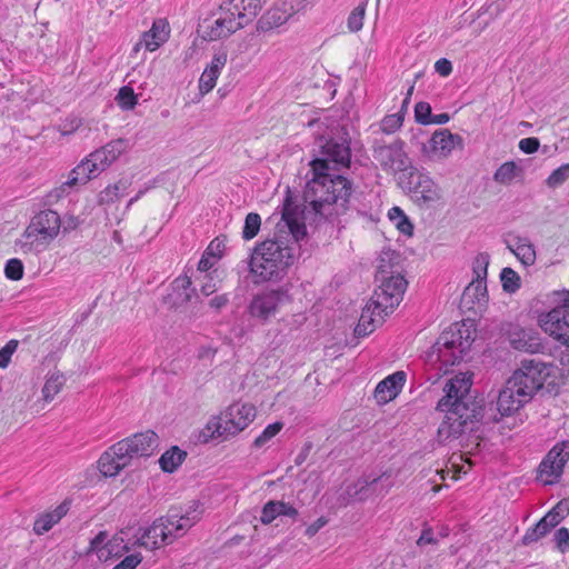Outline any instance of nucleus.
I'll return each mask as SVG.
<instances>
[{"instance_id": "30", "label": "nucleus", "mask_w": 569, "mask_h": 569, "mask_svg": "<svg viewBox=\"0 0 569 569\" xmlns=\"http://www.w3.org/2000/svg\"><path fill=\"white\" fill-rule=\"evenodd\" d=\"M129 182L127 180H119L114 184H109L98 194L99 204H110L118 201L128 190Z\"/></svg>"}, {"instance_id": "16", "label": "nucleus", "mask_w": 569, "mask_h": 569, "mask_svg": "<svg viewBox=\"0 0 569 569\" xmlns=\"http://www.w3.org/2000/svg\"><path fill=\"white\" fill-rule=\"evenodd\" d=\"M120 441L103 452L98 461L100 472L106 477L117 476L123 468L130 465L127 448Z\"/></svg>"}, {"instance_id": "3", "label": "nucleus", "mask_w": 569, "mask_h": 569, "mask_svg": "<svg viewBox=\"0 0 569 569\" xmlns=\"http://www.w3.org/2000/svg\"><path fill=\"white\" fill-rule=\"evenodd\" d=\"M471 386L467 373L457 375L446 383L445 396L437 405L438 410L446 412L437 432L439 442L458 439L482 418V407L469 395Z\"/></svg>"}, {"instance_id": "45", "label": "nucleus", "mask_w": 569, "mask_h": 569, "mask_svg": "<svg viewBox=\"0 0 569 569\" xmlns=\"http://www.w3.org/2000/svg\"><path fill=\"white\" fill-rule=\"evenodd\" d=\"M489 264V256L486 253H480L476 257L473 261V273L475 279H481L486 281L487 278V268Z\"/></svg>"}, {"instance_id": "4", "label": "nucleus", "mask_w": 569, "mask_h": 569, "mask_svg": "<svg viewBox=\"0 0 569 569\" xmlns=\"http://www.w3.org/2000/svg\"><path fill=\"white\" fill-rule=\"evenodd\" d=\"M392 259V253L386 252L380 257L377 278L381 281L369 302L362 309L358 325L355 328L357 337H367L381 326L385 318L401 302L407 289V280L398 271H392L386 264Z\"/></svg>"}, {"instance_id": "12", "label": "nucleus", "mask_w": 569, "mask_h": 569, "mask_svg": "<svg viewBox=\"0 0 569 569\" xmlns=\"http://www.w3.org/2000/svg\"><path fill=\"white\" fill-rule=\"evenodd\" d=\"M287 300L288 295L283 290H264L253 296L248 306V312L252 318L267 322L276 316L280 306Z\"/></svg>"}, {"instance_id": "60", "label": "nucleus", "mask_w": 569, "mask_h": 569, "mask_svg": "<svg viewBox=\"0 0 569 569\" xmlns=\"http://www.w3.org/2000/svg\"><path fill=\"white\" fill-rule=\"evenodd\" d=\"M328 520L325 517L318 518L315 522L306 529V535L311 538L313 537L322 527L327 525Z\"/></svg>"}, {"instance_id": "37", "label": "nucleus", "mask_w": 569, "mask_h": 569, "mask_svg": "<svg viewBox=\"0 0 569 569\" xmlns=\"http://www.w3.org/2000/svg\"><path fill=\"white\" fill-rule=\"evenodd\" d=\"M260 226H261L260 216L256 212L248 213L244 219V226H243V230H242L243 239L250 240V239L254 238L260 230Z\"/></svg>"}, {"instance_id": "18", "label": "nucleus", "mask_w": 569, "mask_h": 569, "mask_svg": "<svg viewBox=\"0 0 569 569\" xmlns=\"http://www.w3.org/2000/svg\"><path fill=\"white\" fill-rule=\"evenodd\" d=\"M228 14L236 18L237 22H241L242 27L249 24L259 13L261 9L260 0H228L221 6Z\"/></svg>"}, {"instance_id": "55", "label": "nucleus", "mask_w": 569, "mask_h": 569, "mask_svg": "<svg viewBox=\"0 0 569 569\" xmlns=\"http://www.w3.org/2000/svg\"><path fill=\"white\" fill-rule=\"evenodd\" d=\"M540 142L537 138H523L519 141V149L525 153H533L539 149Z\"/></svg>"}, {"instance_id": "51", "label": "nucleus", "mask_w": 569, "mask_h": 569, "mask_svg": "<svg viewBox=\"0 0 569 569\" xmlns=\"http://www.w3.org/2000/svg\"><path fill=\"white\" fill-rule=\"evenodd\" d=\"M142 559L143 557L140 552L131 553L126 556L112 569H136L141 563Z\"/></svg>"}, {"instance_id": "13", "label": "nucleus", "mask_w": 569, "mask_h": 569, "mask_svg": "<svg viewBox=\"0 0 569 569\" xmlns=\"http://www.w3.org/2000/svg\"><path fill=\"white\" fill-rule=\"evenodd\" d=\"M569 460V440L557 442L539 466L540 478L546 485L555 483L563 472Z\"/></svg>"}, {"instance_id": "2", "label": "nucleus", "mask_w": 569, "mask_h": 569, "mask_svg": "<svg viewBox=\"0 0 569 569\" xmlns=\"http://www.w3.org/2000/svg\"><path fill=\"white\" fill-rule=\"evenodd\" d=\"M278 223V233L257 244L250 257V271L261 281H270L282 276L293 262V243L307 234L306 226L300 221V212L290 197H287Z\"/></svg>"}, {"instance_id": "56", "label": "nucleus", "mask_w": 569, "mask_h": 569, "mask_svg": "<svg viewBox=\"0 0 569 569\" xmlns=\"http://www.w3.org/2000/svg\"><path fill=\"white\" fill-rule=\"evenodd\" d=\"M555 541L558 548L565 552L569 548V530L567 528H560L555 533Z\"/></svg>"}, {"instance_id": "6", "label": "nucleus", "mask_w": 569, "mask_h": 569, "mask_svg": "<svg viewBox=\"0 0 569 569\" xmlns=\"http://www.w3.org/2000/svg\"><path fill=\"white\" fill-rule=\"evenodd\" d=\"M546 367L536 360L522 361L521 367L507 380L516 393L529 401L541 389L547 378Z\"/></svg>"}, {"instance_id": "39", "label": "nucleus", "mask_w": 569, "mask_h": 569, "mask_svg": "<svg viewBox=\"0 0 569 569\" xmlns=\"http://www.w3.org/2000/svg\"><path fill=\"white\" fill-rule=\"evenodd\" d=\"M116 100L119 107L123 110H131L137 104V96L131 87L124 86L120 88Z\"/></svg>"}, {"instance_id": "33", "label": "nucleus", "mask_w": 569, "mask_h": 569, "mask_svg": "<svg viewBox=\"0 0 569 569\" xmlns=\"http://www.w3.org/2000/svg\"><path fill=\"white\" fill-rule=\"evenodd\" d=\"M388 217L401 233L407 236L412 234L413 226L399 207H392L388 212Z\"/></svg>"}, {"instance_id": "9", "label": "nucleus", "mask_w": 569, "mask_h": 569, "mask_svg": "<svg viewBox=\"0 0 569 569\" xmlns=\"http://www.w3.org/2000/svg\"><path fill=\"white\" fill-rule=\"evenodd\" d=\"M469 347V341L462 339L460 331L442 332L432 346L430 357H436L446 367L455 366L462 360Z\"/></svg>"}, {"instance_id": "44", "label": "nucleus", "mask_w": 569, "mask_h": 569, "mask_svg": "<svg viewBox=\"0 0 569 569\" xmlns=\"http://www.w3.org/2000/svg\"><path fill=\"white\" fill-rule=\"evenodd\" d=\"M4 274L10 280H20L23 277V263L20 259L12 258L6 263Z\"/></svg>"}, {"instance_id": "59", "label": "nucleus", "mask_w": 569, "mask_h": 569, "mask_svg": "<svg viewBox=\"0 0 569 569\" xmlns=\"http://www.w3.org/2000/svg\"><path fill=\"white\" fill-rule=\"evenodd\" d=\"M224 249V239L216 238L207 248V253L212 257H219Z\"/></svg>"}, {"instance_id": "29", "label": "nucleus", "mask_w": 569, "mask_h": 569, "mask_svg": "<svg viewBox=\"0 0 569 569\" xmlns=\"http://www.w3.org/2000/svg\"><path fill=\"white\" fill-rule=\"evenodd\" d=\"M132 548V545L129 546L126 543L122 537L114 536L112 539L108 540L99 550V558H104L106 560L109 558H120L124 553L129 552Z\"/></svg>"}, {"instance_id": "7", "label": "nucleus", "mask_w": 569, "mask_h": 569, "mask_svg": "<svg viewBox=\"0 0 569 569\" xmlns=\"http://www.w3.org/2000/svg\"><path fill=\"white\" fill-rule=\"evenodd\" d=\"M400 184L407 189L411 197L421 203H430L440 200L441 189L427 174L415 167H410L406 173L399 177Z\"/></svg>"}, {"instance_id": "53", "label": "nucleus", "mask_w": 569, "mask_h": 569, "mask_svg": "<svg viewBox=\"0 0 569 569\" xmlns=\"http://www.w3.org/2000/svg\"><path fill=\"white\" fill-rule=\"evenodd\" d=\"M378 478H375L372 481H368L367 479H359L355 486H353V491H352V488H348V493L350 496H359V499L362 500L367 497V493L365 492V490L367 489V487L369 485H372L375 482H377Z\"/></svg>"}, {"instance_id": "41", "label": "nucleus", "mask_w": 569, "mask_h": 569, "mask_svg": "<svg viewBox=\"0 0 569 569\" xmlns=\"http://www.w3.org/2000/svg\"><path fill=\"white\" fill-rule=\"evenodd\" d=\"M569 179V163L562 164L551 172L546 183L549 188H558Z\"/></svg>"}, {"instance_id": "11", "label": "nucleus", "mask_w": 569, "mask_h": 569, "mask_svg": "<svg viewBox=\"0 0 569 569\" xmlns=\"http://www.w3.org/2000/svg\"><path fill=\"white\" fill-rule=\"evenodd\" d=\"M541 329L569 348V291L563 303L540 317Z\"/></svg>"}, {"instance_id": "46", "label": "nucleus", "mask_w": 569, "mask_h": 569, "mask_svg": "<svg viewBox=\"0 0 569 569\" xmlns=\"http://www.w3.org/2000/svg\"><path fill=\"white\" fill-rule=\"evenodd\" d=\"M277 517H279L278 513V503L277 500H269L261 510L260 521L263 525L271 523Z\"/></svg>"}, {"instance_id": "47", "label": "nucleus", "mask_w": 569, "mask_h": 569, "mask_svg": "<svg viewBox=\"0 0 569 569\" xmlns=\"http://www.w3.org/2000/svg\"><path fill=\"white\" fill-rule=\"evenodd\" d=\"M431 107L428 102H418L415 107V118L421 124H430Z\"/></svg>"}, {"instance_id": "8", "label": "nucleus", "mask_w": 569, "mask_h": 569, "mask_svg": "<svg viewBox=\"0 0 569 569\" xmlns=\"http://www.w3.org/2000/svg\"><path fill=\"white\" fill-rule=\"evenodd\" d=\"M181 537L174 531V523L169 519V512L154 520L153 523L143 529L141 536L132 542V547H141L153 551L161 547L172 543L177 538Z\"/></svg>"}, {"instance_id": "28", "label": "nucleus", "mask_w": 569, "mask_h": 569, "mask_svg": "<svg viewBox=\"0 0 569 569\" xmlns=\"http://www.w3.org/2000/svg\"><path fill=\"white\" fill-rule=\"evenodd\" d=\"M461 301L468 308L475 303H485L487 301V284L481 279H473L465 289Z\"/></svg>"}, {"instance_id": "25", "label": "nucleus", "mask_w": 569, "mask_h": 569, "mask_svg": "<svg viewBox=\"0 0 569 569\" xmlns=\"http://www.w3.org/2000/svg\"><path fill=\"white\" fill-rule=\"evenodd\" d=\"M510 343L515 349L529 353H535L541 348L538 333L526 329L512 331L510 333Z\"/></svg>"}, {"instance_id": "40", "label": "nucleus", "mask_w": 569, "mask_h": 569, "mask_svg": "<svg viewBox=\"0 0 569 569\" xmlns=\"http://www.w3.org/2000/svg\"><path fill=\"white\" fill-rule=\"evenodd\" d=\"M550 529L546 525V520H539L533 528H530L525 533L522 541L525 545H530L545 537Z\"/></svg>"}, {"instance_id": "64", "label": "nucleus", "mask_w": 569, "mask_h": 569, "mask_svg": "<svg viewBox=\"0 0 569 569\" xmlns=\"http://www.w3.org/2000/svg\"><path fill=\"white\" fill-rule=\"evenodd\" d=\"M229 302V298L227 295H220V296H216L213 297L210 301H209V306L216 310H220L222 309L223 307H226Z\"/></svg>"}, {"instance_id": "32", "label": "nucleus", "mask_w": 569, "mask_h": 569, "mask_svg": "<svg viewBox=\"0 0 569 569\" xmlns=\"http://www.w3.org/2000/svg\"><path fill=\"white\" fill-rule=\"evenodd\" d=\"M187 452L177 446L162 453L159 459L160 467L166 472H173L186 459Z\"/></svg>"}, {"instance_id": "42", "label": "nucleus", "mask_w": 569, "mask_h": 569, "mask_svg": "<svg viewBox=\"0 0 569 569\" xmlns=\"http://www.w3.org/2000/svg\"><path fill=\"white\" fill-rule=\"evenodd\" d=\"M366 6L359 4L348 17V28L351 32L359 31L363 26Z\"/></svg>"}, {"instance_id": "62", "label": "nucleus", "mask_w": 569, "mask_h": 569, "mask_svg": "<svg viewBox=\"0 0 569 569\" xmlns=\"http://www.w3.org/2000/svg\"><path fill=\"white\" fill-rule=\"evenodd\" d=\"M552 512H555L561 520L566 518V516L569 513V501L561 500L559 501L552 509Z\"/></svg>"}, {"instance_id": "50", "label": "nucleus", "mask_w": 569, "mask_h": 569, "mask_svg": "<svg viewBox=\"0 0 569 569\" xmlns=\"http://www.w3.org/2000/svg\"><path fill=\"white\" fill-rule=\"evenodd\" d=\"M264 18L270 26L278 27L287 22L289 14L279 8H273L267 12Z\"/></svg>"}, {"instance_id": "17", "label": "nucleus", "mask_w": 569, "mask_h": 569, "mask_svg": "<svg viewBox=\"0 0 569 569\" xmlns=\"http://www.w3.org/2000/svg\"><path fill=\"white\" fill-rule=\"evenodd\" d=\"M201 28H203L202 37L204 40L216 41L229 37L243 27L241 26V22H237L236 18L221 9L220 16L216 20L211 23L201 26Z\"/></svg>"}, {"instance_id": "34", "label": "nucleus", "mask_w": 569, "mask_h": 569, "mask_svg": "<svg viewBox=\"0 0 569 569\" xmlns=\"http://www.w3.org/2000/svg\"><path fill=\"white\" fill-rule=\"evenodd\" d=\"M520 169L513 161L502 163L495 172L493 179L501 184H509L518 176Z\"/></svg>"}, {"instance_id": "58", "label": "nucleus", "mask_w": 569, "mask_h": 569, "mask_svg": "<svg viewBox=\"0 0 569 569\" xmlns=\"http://www.w3.org/2000/svg\"><path fill=\"white\" fill-rule=\"evenodd\" d=\"M435 70L442 77H448L452 72V64L448 59H439L435 63Z\"/></svg>"}, {"instance_id": "52", "label": "nucleus", "mask_w": 569, "mask_h": 569, "mask_svg": "<svg viewBox=\"0 0 569 569\" xmlns=\"http://www.w3.org/2000/svg\"><path fill=\"white\" fill-rule=\"evenodd\" d=\"M86 164V171L88 176H90V180L93 178H97L102 171L107 169V166H104L102 162L99 163V161H94L92 158V152L84 158Z\"/></svg>"}, {"instance_id": "38", "label": "nucleus", "mask_w": 569, "mask_h": 569, "mask_svg": "<svg viewBox=\"0 0 569 569\" xmlns=\"http://www.w3.org/2000/svg\"><path fill=\"white\" fill-rule=\"evenodd\" d=\"M79 184H84V178L79 177V172L72 169L69 172L68 179L64 182H62V184L59 188H56L50 193V197L61 198L64 193H67L68 189H71Z\"/></svg>"}, {"instance_id": "31", "label": "nucleus", "mask_w": 569, "mask_h": 569, "mask_svg": "<svg viewBox=\"0 0 569 569\" xmlns=\"http://www.w3.org/2000/svg\"><path fill=\"white\" fill-rule=\"evenodd\" d=\"M67 379L59 370H53L48 373L47 380L42 388L43 399L51 401L56 395H58L64 386Z\"/></svg>"}, {"instance_id": "1", "label": "nucleus", "mask_w": 569, "mask_h": 569, "mask_svg": "<svg viewBox=\"0 0 569 569\" xmlns=\"http://www.w3.org/2000/svg\"><path fill=\"white\" fill-rule=\"evenodd\" d=\"M350 142L346 138H331L320 143L318 156L310 162L312 178L303 191L306 219L319 224L335 223L350 208L352 182L335 173L349 168Z\"/></svg>"}, {"instance_id": "43", "label": "nucleus", "mask_w": 569, "mask_h": 569, "mask_svg": "<svg viewBox=\"0 0 569 569\" xmlns=\"http://www.w3.org/2000/svg\"><path fill=\"white\" fill-rule=\"evenodd\" d=\"M219 73L206 68L199 79V90L202 94L210 92L217 82Z\"/></svg>"}, {"instance_id": "24", "label": "nucleus", "mask_w": 569, "mask_h": 569, "mask_svg": "<svg viewBox=\"0 0 569 569\" xmlns=\"http://www.w3.org/2000/svg\"><path fill=\"white\" fill-rule=\"evenodd\" d=\"M70 503L63 501L56 509L39 515L33 523V531L41 536L48 532L56 523H58L69 511Z\"/></svg>"}, {"instance_id": "15", "label": "nucleus", "mask_w": 569, "mask_h": 569, "mask_svg": "<svg viewBox=\"0 0 569 569\" xmlns=\"http://www.w3.org/2000/svg\"><path fill=\"white\" fill-rule=\"evenodd\" d=\"M127 448V456L131 461L134 457H150L159 446L158 435L152 430L136 433L120 441Z\"/></svg>"}, {"instance_id": "10", "label": "nucleus", "mask_w": 569, "mask_h": 569, "mask_svg": "<svg viewBox=\"0 0 569 569\" xmlns=\"http://www.w3.org/2000/svg\"><path fill=\"white\" fill-rule=\"evenodd\" d=\"M256 417V408L250 403H234L231 405L226 413L220 418V421L214 425L216 429L212 436L217 433L218 437L237 435L246 429Z\"/></svg>"}, {"instance_id": "49", "label": "nucleus", "mask_w": 569, "mask_h": 569, "mask_svg": "<svg viewBox=\"0 0 569 569\" xmlns=\"http://www.w3.org/2000/svg\"><path fill=\"white\" fill-rule=\"evenodd\" d=\"M18 348L17 340H10L7 345L0 350V368L4 369L9 366L11 361V357Z\"/></svg>"}, {"instance_id": "48", "label": "nucleus", "mask_w": 569, "mask_h": 569, "mask_svg": "<svg viewBox=\"0 0 569 569\" xmlns=\"http://www.w3.org/2000/svg\"><path fill=\"white\" fill-rule=\"evenodd\" d=\"M402 124V117L398 113L386 116L381 122V130L392 133Z\"/></svg>"}, {"instance_id": "36", "label": "nucleus", "mask_w": 569, "mask_h": 569, "mask_svg": "<svg viewBox=\"0 0 569 569\" xmlns=\"http://www.w3.org/2000/svg\"><path fill=\"white\" fill-rule=\"evenodd\" d=\"M283 428V423L281 421H276L271 425H268L264 430L254 439L253 447L262 448L264 447L273 437H276Z\"/></svg>"}, {"instance_id": "54", "label": "nucleus", "mask_w": 569, "mask_h": 569, "mask_svg": "<svg viewBox=\"0 0 569 569\" xmlns=\"http://www.w3.org/2000/svg\"><path fill=\"white\" fill-rule=\"evenodd\" d=\"M227 57L228 56L224 50L216 52L212 57L210 64L207 68L220 74L221 70L227 63Z\"/></svg>"}, {"instance_id": "14", "label": "nucleus", "mask_w": 569, "mask_h": 569, "mask_svg": "<svg viewBox=\"0 0 569 569\" xmlns=\"http://www.w3.org/2000/svg\"><path fill=\"white\" fill-rule=\"evenodd\" d=\"M373 158L385 170L406 173L409 166V158L403 151L401 141H395L390 144L378 146L373 150Z\"/></svg>"}, {"instance_id": "22", "label": "nucleus", "mask_w": 569, "mask_h": 569, "mask_svg": "<svg viewBox=\"0 0 569 569\" xmlns=\"http://www.w3.org/2000/svg\"><path fill=\"white\" fill-rule=\"evenodd\" d=\"M456 142H461V138L458 134H452L447 129L438 130L429 140V152L432 156L447 157L453 150ZM423 150L428 152L426 146H423Z\"/></svg>"}, {"instance_id": "20", "label": "nucleus", "mask_w": 569, "mask_h": 569, "mask_svg": "<svg viewBox=\"0 0 569 569\" xmlns=\"http://www.w3.org/2000/svg\"><path fill=\"white\" fill-rule=\"evenodd\" d=\"M406 373L396 371L381 380L375 389V398L379 403H387L395 399L406 382Z\"/></svg>"}, {"instance_id": "21", "label": "nucleus", "mask_w": 569, "mask_h": 569, "mask_svg": "<svg viewBox=\"0 0 569 569\" xmlns=\"http://www.w3.org/2000/svg\"><path fill=\"white\" fill-rule=\"evenodd\" d=\"M505 242L507 248L525 267L535 264L537 258L536 249L533 243L527 237L510 236V238L506 239Z\"/></svg>"}, {"instance_id": "5", "label": "nucleus", "mask_w": 569, "mask_h": 569, "mask_svg": "<svg viewBox=\"0 0 569 569\" xmlns=\"http://www.w3.org/2000/svg\"><path fill=\"white\" fill-rule=\"evenodd\" d=\"M61 229L58 212L47 209L36 214L17 241L22 252H41L57 238Z\"/></svg>"}, {"instance_id": "27", "label": "nucleus", "mask_w": 569, "mask_h": 569, "mask_svg": "<svg viewBox=\"0 0 569 569\" xmlns=\"http://www.w3.org/2000/svg\"><path fill=\"white\" fill-rule=\"evenodd\" d=\"M127 144L122 139L113 140L102 148L92 152V158L99 163H103L107 168L124 151Z\"/></svg>"}, {"instance_id": "63", "label": "nucleus", "mask_w": 569, "mask_h": 569, "mask_svg": "<svg viewBox=\"0 0 569 569\" xmlns=\"http://www.w3.org/2000/svg\"><path fill=\"white\" fill-rule=\"evenodd\" d=\"M80 221L74 216L66 217L63 220L61 219V228L64 232L74 230L79 226Z\"/></svg>"}, {"instance_id": "19", "label": "nucleus", "mask_w": 569, "mask_h": 569, "mask_svg": "<svg viewBox=\"0 0 569 569\" xmlns=\"http://www.w3.org/2000/svg\"><path fill=\"white\" fill-rule=\"evenodd\" d=\"M168 512L169 519L174 523V531H177L178 535L183 536L201 519L203 509L198 501H192L184 512L179 511L177 508H171Z\"/></svg>"}, {"instance_id": "26", "label": "nucleus", "mask_w": 569, "mask_h": 569, "mask_svg": "<svg viewBox=\"0 0 569 569\" xmlns=\"http://www.w3.org/2000/svg\"><path fill=\"white\" fill-rule=\"evenodd\" d=\"M144 48L148 51L157 50L169 37V29L164 21H154L149 31L143 32Z\"/></svg>"}, {"instance_id": "35", "label": "nucleus", "mask_w": 569, "mask_h": 569, "mask_svg": "<svg viewBox=\"0 0 569 569\" xmlns=\"http://www.w3.org/2000/svg\"><path fill=\"white\" fill-rule=\"evenodd\" d=\"M500 280L502 289L508 293H513L520 288L521 280L519 274L509 267L501 270Z\"/></svg>"}, {"instance_id": "57", "label": "nucleus", "mask_w": 569, "mask_h": 569, "mask_svg": "<svg viewBox=\"0 0 569 569\" xmlns=\"http://www.w3.org/2000/svg\"><path fill=\"white\" fill-rule=\"evenodd\" d=\"M278 503V513L280 516H286L290 518H296L298 516V510L292 507L290 503H287L284 501L277 500Z\"/></svg>"}, {"instance_id": "23", "label": "nucleus", "mask_w": 569, "mask_h": 569, "mask_svg": "<svg viewBox=\"0 0 569 569\" xmlns=\"http://www.w3.org/2000/svg\"><path fill=\"white\" fill-rule=\"evenodd\" d=\"M529 402L516 393V388H512L507 381L502 390H500L497 399V409L501 416H510L521 408L525 403Z\"/></svg>"}, {"instance_id": "61", "label": "nucleus", "mask_w": 569, "mask_h": 569, "mask_svg": "<svg viewBox=\"0 0 569 569\" xmlns=\"http://www.w3.org/2000/svg\"><path fill=\"white\" fill-rule=\"evenodd\" d=\"M204 278L206 282H203L201 286V292L204 296H210L217 291V283L214 282L213 278L210 274H207Z\"/></svg>"}]
</instances>
